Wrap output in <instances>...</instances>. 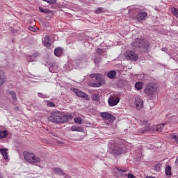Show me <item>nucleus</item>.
Segmentation results:
<instances>
[{"label": "nucleus", "mask_w": 178, "mask_h": 178, "mask_svg": "<svg viewBox=\"0 0 178 178\" xmlns=\"http://www.w3.org/2000/svg\"><path fill=\"white\" fill-rule=\"evenodd\" d=\"M23 155L25 161H26L28 163H31V165H33L34 166H38V165L42 162L41 159L33 153L24 152Z\"/></svg>", "instance_id": "nucleus-1"}, {"label": "nucleus", "mask_w": 178, "mask_h": 178, "mask_svg": "<svg viewBox=\"0 0 178 178\" xmlns=\"http://www.w3.org/2000/svg\"><path fill=\"white\" fill-rule=\"evenodd\" d=\"M63 113L59 111H56L50 114L48 120L56 124L63 123Z\"/></svg>", "instance_id": "nucleus-2"}, {"label": "nucleus", "mask_w": 178, "mask_h": 178, "mask_svg": "<svg viewBox=\"0 0 178 178\" xmlns=\"http://www.w3.org/2000/svg\"><path fill=\"white\" fill-rule=\"evenodd\" d=\"M156 91H158V89L153 83L147 84L144 90V92L149 96L154 95Z\"/></svg>", "instance_id": "nucleus-3"}, {"label": "nucleus", "mask_w": 178, "mask_h": 178, "mask_svg": "<svg viewBox=\"0 0 178 178\" xmlns=\"http://www.w3.org/2000/svg\"><path fill=\"white\" fill-rule=\"evenodd\" d=\"M148 44L143 39H134L131 43V47L134 49L136 48H141V47H147Z\"/></svg>", "instance_id": "nucleus-4"}, {"label": "nucleus", "mask_w": 178, "mask_h": 178, "mask_svg": "<svg viewBox=\"0 0 178 178\" xmlns=\"http://www.w3.org/2000/svg\"><path fill=\"white\" fill-rule=\"evenodd\" d=\"M105 84V79L102 77L101 74H97L96 81L95 83H90V87H101Z\"/></svg>", "instance_id": "nucleus-5"}, {"label": "nucleus", "mask_w": 178, "mask_h": 178, "mask_svg": "<svg viewBox=\"0 0 178 178\" xmlns=\"http://www.w3.org/2000/svg\"><path fill=\"white\" fill-rule=\"evenodd\" d=\"M126 58L131 60V62H136L138 60V54L134 51H129L126 53Z\"/></svg>", "instance_id": "nucleus-6"}, {"label": "nucleus", "mask_w": 178, "mask_h": 178, "mask_svg": "<svg viewBox=\"0 0 178 178\" xmlns=\"http://www.w3.org/2000/svg\"><path fill=\"white\" fill-rule=\"evenodd\" d=\"M100 116L104 119V120H108V122H113L116 120V118H115L113 115L107 112L100 113Z\"/></svg>", "instance_id": "nucleus-7"}, {"label": "nucleus", "mask_w": 178, "mask_h": 178, "mask_svg": "<svg viewBox=\"0 0 178 178\" xmlns=\"http://www.w3.org/2000/svg\"><path fill=\"white\" fill-rule=\"evenodd\" d=\"M81 65V60H75L73 61H69L67 64V66L69 67V70H72L73 67H75V69H77L79 66Z\"/></svg>", "instance_id": "nucleus-8"}, {"label": "nucleus", "mask_w": 178, "mask_h": 178, "mask_svg": "<svg viewBox=\"0 0 178 178\" xmlns=\"http://www.w3.org/2000/svg\"><path fill=\"white\" fill-rule=\"evenodd\" d=\"M120 101V99H119L118 97L111 96L108 98V102L109 106H116V105L119 104Z\"/></svg>", "instance_id": "nucleus-9"}, {"label": "nucleus", "mask_w": 178, "mask_h": 178, "mask_svg": "<svg viewBox=\"0 0 178 178\" xmlns=\"http://www.w3.org/2000/svg\"><path fill=\"white\" fill-rule=\"evenodd\" d=\"M142 124L145 126V129H140L138 130L140 134L145 133V131H151V127H149V124H148V121H143Z\"/></svg>", "instance_id": "nucleus-10"}, {"label": "nucleus", "mask_w": 178, "mask_h": 178, "mask_svg": "<svg viewBox=\"0 0 178 178\" xmlns=\"http://www.w3.org/2000/svg\"><path fill=\"white\" fill-rule=\"evenodd\" d=\"M74 92L76 94V95H77V97H81V98H86V99H90L87 94L77 88L74 89Z\"/></svg>", "instance_id": "nucleus-11"}, {"label": "nucleus", "mask_w": 178, "mask_h": 178, "mask_svg": "<svg viewBox=\"0 0 178 178\" xmlns=\"http://www.w3.org/2000/svg\"><path fill=\"white\" fill-rule=\"evenodd\" d=\"M113 152L115 155H120V154H123V146L115 145L113 149Z\"/></svg>", "instance_id": "nucleus-12"}, {"label": "nucleus", "mask_w": 178, "mask_h": 178, "mask_svg": "<svg viewBox=\"0 0 178 178\" xmlns=\"http://www.w3.org/2000/svg\"><path fill=\"white\" fill-rule=\"evenodd\" d=\"M135 105L137 109H141L144 106V101L140 97H136L135 99Z\"/></svg>", "instance_id": "nucleus-13"}, {"label": "nucleus", "mask_w": 178, "mask_h": 178, "mask_svg": "<svg viewBox=\"0 0 178 178\" xmlns=\"http://www.w3.org/2000/svg\"><path fill=\"white\" fill-rule=\"evenodd\" d=\"M49 70L51 73H56L58 72V65L54 63H51L49 66Z\"/></svg>", "instance_id": "nucleus-14"}, {"label": "nucleus", "mask_w": 178, "mask_h": 178, "mask_svg": "<svg viewBox=\"0 0 178 178\" xmlns=\"http://www.w3.org/2000/svg\"><path fill=\"white\" fill-rule=\"evenodd\" d=\"M8 95H10L12 99H13V104L14 105H16V103L17 102V97L16 96V92L13 91H8Z\"/></svg>", "instance_id": "nucleus-15"}, {"label": "nucleus", "mask_w": 178, "mask_h": 178, "mask_svg": "<svg viewBox=\"0 0 178 178\" xmlns=\"http://www.w3.org/2000/svg\"><path fill=\"white\" fill-rule=\"evenodd\" d=\"M147 14L145 12H140L138 13L136 19L137 20H138V22H140L141 20H144L145 17H147Z\"/></svg>", "instance_id": "nucleus-16"}, {"label": "nucleus", "mask_w": 178, "mask_h": 178, "mask_svg": "<svg viewBox=\"0 0 178 178\" xmlns=\"http://www.w3.org/2000/svg\"><path fill=\"white\" fill-rule=\"evenodd\" d=\"M73 119V115L72 114L65 115L63 114V124L66 123L69 120H72Z\"/></svg>", "instance_id": "nucleus-17"}, {"label": "nucleus", "mask_w": 178, "mask_h": 178, "mask_svg": "<svg viewBox=\"0 0 178 178\" xmlns=\"http://www.w3.org/2000/svg\"><path fill=\"white\" fill-rule=\"evenodd\" d=\"M43 44L44 45V47H47V48H49V47H51V42L49 40V36H48V35L44 36V38L43 39Z\"/></svg>", "instance_id": "nucleus-18"}, {"label": "nucleus", "mask_w": 178, "mask_h": 178, "mask_svg": "<svg viewBox=\"0 0 178 178\" xmlns=\"http://www.w3.org/2000/svg\"><path fill=\"white\" fill-rule=\"evenodd\" d=\"M53 172L55 175H58L59 176H62L65 175V172H63V170H62V169H60V168H54Z\"/></svg>", "instance_id": "nucleus-19"}, {"label": "nucleus", "mask_w": 178, "mask_h": 178, "mask_svg": "<svg viewBox=\"0 0 178 178\" xmlns=\"http://www.w3.org/2000/svg\"><path fill=\"white\" fill-rule=\"evenodd\" d=\"M0 152L3 155L4 159H8V149L6 148H0Z\"/></svg>", "instance_id": "nucleus-20"}, {"label": "nucleus", "mask_w": 178, "mask_h": 178, "mask_svg": "<svg viewBox=\"0 0 178 178\" xmlns=\"http://www.w3.org/2000/svg\"><path fill=\"white\" fill-rule=\"evenodd\" d=\"M5 72L3 71L0 70V86H2L3 83H5Z\"/></svg>", "instance_id": "nucleus-21"}, {"label": "nucleus", "mask_w": 178, "mask_h": 178, "mask_svg": "<svg viewBox=\"0 0 178 178\" xmlns=\"http://www.w3.org/2000/svg\"><path fill=\"white\" fill-rule=\"evenodd\" d=\"M107 77L108 79H115L116 77V71L115 70H111L107 73Z\"/></svg>", "instance_id": "nucleus-22"}, {"label": "nucleus", "mask_w": 178, "mask_h": 178, "mask_svg": "<svg viewBox=\"0 0 178 178\" xmlns=\"http://www.w3.org/2000/svg\"><path fill=\"white\" fill-rule=\"evenodd\" d=\"M54 53L56 56H60L63 54V51L60 48H56L54 49Z\"/></svg>", "instance_id": "nucleus-23"}, {"label": "nucleus", "mask_w": 178, "mask_h": 178, "mask_svg": "<svg viewBox=\"0 0 178 178\" xmlns=\"http://www.w3.org/2000/svg\"><path fill=\"white\" fill-rule=\"evenodd\" d=\"M97 53L99 55H103V56H105V54H106V49H101V48H98L97 49Z\"/></svg>", "instance_id": "nucleus-24"}, {"label": "nucleus", "mask_w": 178, "mask_h": 178, "mask_svg": "<svg viewBox=\"0 0 178 178\" xmlns=\"http://www.w3.org/2000/svg\"><path fill=\"white\" fill-rule=\"evenodd\" d=\"M71 131H79V132H81V131H83V129H82L81 127L72 126V127H71Z\"/></svg>", "instance_id": "nucleus-25"}, {"label": "nucleus", "mask_w": 178, "mask_h": 178, "mask_svg": "<svg viewBox=\"0 0 178 178\" xmlns=\"http://www.w3.org/2000/svg\"><path fill=\"white\" fill-rule=\"evenodd\" d=\"M163 126H165V124H158L153 130H155V131H162L163 130Z\"/></svg>", "instance_id": "nucleus-26"}, {"label": "nucleus", "mask_w": 178, "mask_h": 178, "mask_svg": "<svg viewBox=\"0 0 178 178\" xmlns=\"http://www.w3.org/2000/svg\"><path fill=\"white\" fill-rule=\"evenodd\" d=\"M8 137V131H0V138H6Z\"/></svg>", "instance_id": "nucleus-27"}, {"label": "nucleus", "mask_w": 178, "mask_h": 178, "mask_svg": "<svg viewBox=\"0 0 178 178\" xmlns=\"http://www.w3.org/2000/svg\"><path fill=\"white\" fill-rule=\"evenodd\" d=\"M39 10H40V12H42V13H47V14L51 13V10H49L47 8H44L42 7H40Z\"/></svg>", "instance_id": "nucleus-28"}, {"label": "nucleus", "mask_w": 178, "mask_h": 178, "mask_svg": "<svg viewBox=\"0 0 178 178\" xmlns=\"http://www.w3.org/2000/svg\"><path fill=\"white\" fill-rule=\"evenodd\" d=\"M165 175H167V176H170L172 175V168H170V166H167L165 168Z\"/></svg>", "instance_id": "nucleus-29"}, {"label": "nucleus", "mask_w": 178, "mask_h": 178, "mask_svg": "<svg viewBox=\"0 0 178 178\" xmlns=\"http://www.w3.org/2000/svg\"><path fill=\"white\" fill-rule=\"evenodd\" d=\"M135 88H136V90H143V83L142 82H137L135 84Z\"/></svg>", "instance_id": "nucleus-30"}, {"label": "nucleus", "mask_w": 178, "mask_h": 178, "mask_svg": "<svg viewBox=\"0 0 178 178\" xmlns=\"http://www.w3.org/2000/svg\"><path fill=\"white\" fill-rule=\"evenodd\" d=\"M104 12H105V9H104V8L102 7H99L97 10H95V13L99 15V13H102Z\"/></svg>", "instance_id": "nucleus-31"}, {"label": "nucleus", "mask_w": 178, "mask_h": 178, "mask_svg": "<svg viewBox=\"0 0 178 178\" xmlns=\"http://www.w3.org/2000/svg\"><path fill=\"white\" fill-rule=\"evenodd\" d=\"M74 121L75 123H77V124H81V123H83V119L76 117L74 119Z\"/></svg>", "instance_id": "nucleus-32"}, {"label": "nucleus", "mask_w": 178, "mask_h": 178, "mask_svg": "<svg viewBox=\"0 0 178 178\" xmlns=\"http://www.w3.org/2000/svg\"><path fill=\"white\" fill-rule=\"evenodd\" d=\"M99 62H101V57L100 56H96L94 58V63H95V65H98L99 63Z\"/></svg>", "instance_id": "nucleus-33"}, {"label": "nucleus", "mask_w": 178, "mask_h": 178, "mask_svg": "<svg viewBox=\"0 0 178 178\" xmlns=\"http://www.w3.org/2000/svg\"><path fill=\"white\" fill-rule=\"evenodd\" d=\"M114 172H122V173H124L126 172H127V169L124 168V169H119L118 168H114Z\"/></svg>", "instance_id": "nucleus-34"}, {"label": "nucleus", "mask_w": 178, "mask_h": 178, "mask_svg": "<svg viewBox=\"0 0 178 178\" xmlns=\"http://www.w3.org/2000/svg\"><path fill=\"white\" fill-rule=\"evenodd\" d=\"M47 106H49V108H54V107H55V103H54V102H51V101H48V102H47Z\"/></svg>", "instance_id": "nucleus-35"}, {"label": "nucleus", "mask_w": 178, "mask_h": 178, "mask_svg": "<svg viewBox=\"0 0 178 178\" xmlns=\"http://www.w3.org/2000/svg\"><path fill=\"white\" fill-rule=\"evenodd\" d=\"M92 99H93V101H98V99H99V95H98L97 94L92 95Z\"/></svg>", "instance_id": "nucleus-36"}, {"label": "nucleus", "mask_w": 178, "mask_h": 178, "mask_svg": "<svg viewBox=\"0 0 178 178\" xmlns=\"http://www.w3.org/2000/svg\"><path fill=\"white\" fill-rule=\"evenodd\" d=\"M171 138H173V140H175V143L178 144V136L177 135H175V134L171 135Z\"/></svg>", "instance_id": "nucleus-37"}, {"label": "nucleus", "mask_w": 178, "mask_h": 178, "mask_svg": "<svg viewBox=\"0 0 178 178\" xmlns=\"http://www.w3.org/2000/svg\"><path fill=\"white\" fill-rule=\"evenodd\" d=\"M172 13L174 15V16H176V17H178V10L176 8H173L172 10Z\"/></svg>", "instance_id": "nucleus-38"}, {"label": "nucleus", "mask_w": 178, "mask_h": 178, "mask_svg": "<svg viewBox=\"0 0 178 178\" xmlns=\"http://www.w3.org/2000/svg\"><path fill=\"white\" fill-rule=\"evenodd\" d=\"M122 176H127V177L128 178H136V177H134V175H133V174H128V175H127V174H122Z\"/></svg>", "instance_id": "nucleus-39"}, {"label": "nucleus", "mask_w": 178, "mask_h": 178, "mask_svg": "<svg viewBox=\"0 0 178 178\" xmlns=\"http://www.w3.org/2000/svg\"><path fill=\"white\" fill-rule=\"evenodd\" d=\"M45 2H47V3H55L56 2V0H43Z\"/></svg>", "instance_id": "nucleus-40"}, {"label": "nucleus", "mask_w": 178, "mask_h": 178, "mask_svg": "<svg viewBox=\"0 0 178 178\" xmlns=\"http://www.w3.org/2000/svg\"><path fill=\"white\" fill-rule=\"evenodd\" d=\"M38 97H40V98H47V95H45L42 93H40V92L38 93Z\"/></svg>", "instance_id": "nucleus-41"}, {"label": "nucleus", "mask_w": 178, "mask_h": 178, "mask_svg": "<svg viewBox=\"0 0 178 178\" xmlns=\"http://www.w3.org/2000/svg\"><path fill=\"white\" fill-rule=\"evenodd\" d=\"M27 60L29 62H34V59H33V57L31 56H27Z\"/></svg>", "instance_id": "nucleus-42"}, {"label": "nucleus", "mask_w": 178, "mask_h": 178, "mask_svg": "<svg viewBox=\"0 0 178 178\" xmlns=\"http://www.w3.org/2000/svg\"><path fill=\"white\" fill-rule=\"evenodd\" d=\"M29 30L30 31H33V33L35 32V28L33 27V26H29Z\"/></svg>", "instance_id": "nucleus-43"}, {"label": "nucleus", "mask_w": 178, "mask_h": 178, "mask_svg": "<svg viewBox=\"0 0 178 178\" xmlns=\"http://www.w3.org/2000/svg\"><path fill=\"white\" fill-rule=\"evenodd\" d=\"M90 77H91V79H94V77H97V74H90Z\"/></svg>", "instance_id": "nucleus-44"}, {"label": "nucleus", "mask_w": 178, "mask_h": 178, "mask_svg": "<svg viewBox=\"0 0 178 178\" xmlns=\"http://www.w3.org/2000/svg\"><path fill=\"white\" fill-rule=\"evenodd\" d=\"M15 111H19V107H15Z\"/></svg>", "instance_id": "nucleus-45"}, {"label": "nucleus", "mask_w": 178, "mask_h": 178, "mask_svg": "<svg viewBox=\"0 0 178 178\" xmlns=\"http://www.w3.org/2000/svg\"><path fill=\"white\" fill-rule=\"evenodd\" d=\"M0 92H3V90L0 88Z\"/></svg>", "instance_id": "nucleus-46"}, {"label": "nucleus", "mask_w": 178, "mask_h": 178, "mask_svg": "<svg viewBox=\"0 0 178 178\" xmlns=\"http://www.w3.org/2000/svg\"><path fill=\"white\" fill-rule=\"evenodd\" d=\"M0 178H2V177L0 176Z\"/></svg>", "instance_id": "nucleus-47"}]
</instances>
